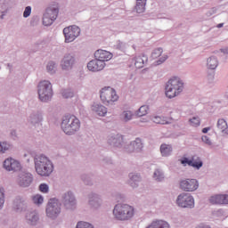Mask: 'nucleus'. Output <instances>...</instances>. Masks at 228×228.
<instances>
[{"label":"nucleus","mask_w":228,"mask_h":228,"mask_svg":"<svg viewBox=\"0 0 228 228\" xmlns=\"http://www.w3.org/2000/svg\"><path fill=\"white\" fill-rule=\"evenodd\" d=\"M184 90V83L177 77L170 78L166 85V96L168 99H174L181 94Z\"/></svg>","instance_id":"f257e3e1"},{"label":"nucleus","mask_w":228,"mask_h":228,"mask_svg":"<svg viewBox=\"0 0 228 228\" xmlns=\"http://www.w3.org/2000/svg\"><path fill=\"white\" fill-rule=\"evenodd\" d=\"M113 215L116 220L127 222L134 216V207L127 204H118L113 209Z\"/></svg>","instance_id":"f03ea898"},{"label":"nucleus","mask_w":228,"mask_h":228,"mask_svg":"<svg viewBox=\"0 0 228 228\" xmlns=\"http://www.w3.org/2000/svg\"><path fill=\"white\" fill-rule=\"evenodd\" d=\"M53 162L47 157L40 156L36 159V171L38 175L47 177L53 174Z\"/></svg>","instance_id":"7ed1b4c3"},{"label":"nucleus","mask_w":228,"mask_h":228,"mask_svg":"<svg viewBox=\"0 0 228 228\" xmlns=\"http://www.w3.org/2000/svg\"><path fill=\"white\" fill-rule=\"evenodd\" d=\"M80 127L81 123L76 116H67L61 122V129L66 134H74Z\"/></svg>","instance_id":"20e7f679"},{"label":"nucleus","mask_w":228,"mask_h":228,"mask_svg":"<svg viewBox=\"0 0 228 228\" xmlns=\"http://www.w3.org/2000/svg\"><path fill=\"white\" fill-rule=\"evenodd\" d=\"M38 95L40 101L45 102L53 97V85L47 80L41 81L38 85Z\"/></svg>","instance_id":"39448f33"},{"label":"nucleus","mask_w":228,"mask_h":228,"mask_svg":"<svg viewBox=\"0 0 228 228\" xmlns=\"http://www.w3.org/2000/svg\"><path fill=\"white\" fill-rule=\"evenodd\" d=\"M100 97L103 104H110V102H117V101H118V94H117V91L111 87L102 88Z\"/></svg>","instance_id":"423d86ee"},{"label":"nucleus","mask_w":228,"mask_h":228,"mask_svg":"<svg viewBox=\"0 0 228 228\" xmlns=\"http://www.w3.org/2000/svg\"><path fill=\"white\" fill-rule=\"evenodd\" d=\"M79 33H81V29L79 28V27L76 25L65 28L63 29L65 42L67 44H69L70 42H74L75 39L79 37Z\"/></svg>","instance_id":"0eeeda50"},{"label":"nucleus","mask_w":228,"mask_h":228,"mask_svg":"<svg viewBox=\"0 0 228 228\" xmlns=\"http://www.w3.org/2000/svg\"><path fill=\"white\" fill-rule=\"evenodd\" d=\"M60 202L56 199H51L46 207V215L49 218H56L58 214L61 213Z\"/></svg>","instance_id":"6e6552de"},{"label":"nucleus","mask_w":228,"mask_h":228,"mask_svg":"<svg viewBox=\"0 0 228 228\" xmlns=\"http://www.w3.org/2000/svg\"><path fill=\"white\" fill-rule=\"evenodd\" d=\"M176 204L180 208H193V206H195V200H193V196L190 194L182 193L178 196Z\"/></svg>","instance_id":"1a4fd4ad"},{"label":"nucleus","mask_w":228,"mask_h":228,"mask_svg":"<svg viewBox=\"0 0 228 228\" xmlns=\"http://www.w3.org/2000/svg\"><path fill=\"white\" fill-rule=\"evenodd\" d=\"M180 188L183 191H195L199 190V181L190 178L181 180Z\"/></svg>","instance_id":"9d476101"},{"label":"nucleus","mask_w":228,"mask_h":228,"mask_svg":"<svg viewBox=\"0 0 228 228\" xmlns=\"http://www.w3.org/2000/svg\"><path fill=\"white\" fill-rule=\"evenodd\" d=\"M4 168L8 172H17L20 170V162L12 158L6 159L4 161Z\"/></svg>","instance_id":"9b49d317"},{"label":"nucleus","mask_w":228,"mask_h":228,"mask_svg":"<svg viewBox=\"0 0 228 228\" xmlns=\"http://www.w3.org/2000/svg\"><path fill=\"white\" fill-rule=\"evenodd\" d=\"M106 67V62L99 61V59H94L87 63V69L91 72H100V70H104Z\"/></svg>","instance_id":"f8f14e48"},{"label":"nucleus","mask_w":228,"mask_h":228,"mask_svg":"<svg viewBox=\"0 0 228 228\" xmlns=\"http://www.w3.org/2000/svg\"><path fill=\"white\" fill-rule=\"evenodd\" d=\"M17 183L21 188H27L33 183V176L29 173H21L18 176Z\"/></svg>","instance_id":"ddd939ff"},{"label":"nucleus","mask_w":228,"mask_h":228,"mask_svg":"<svg viewBox=\"0 0 228 228\" xmlns=\"http://www.w3.org/2000/svg\"><path fill=\"white\" fill-rule=\"evenodd\" d=\"M182 165H189V167H193V168H201L202 167V160H200V158L197 156H193L191 159H188V158H183L181 160Z\"/></svg>","instance_id":"4468645a"},{"label":"nucleus","mask_w":228,"mask_h":228,"mask_svg":"<svg viewBox=\"0 0 228 228\" xmlns=\"http://www.w3.org/2000/svg\"><path fill=\"white\" fill-rule=\"evenodd\" d=\"M94 58L103 63H106V61H110V60L113 58V54L108 51L100 49L94 53Z\"/></svg>","instance_id":"2eb2a0df"},{"label":"nucleus","mask_w":228,"mask_h":228,"mask_svg":"<svg viewBox=\"0 0 228 228\" xmlns=\"http://www.w3.org/2000/svg\"><path fill=\"white\" fill-rule=\"evenodd\" d=\"M58 13H60V5L58 3H53L51 4L45 12V14L48 15V17H51L53 19V20H56L58 19Z\"/></svg>","instance_id":"dca6fc26"},{"label":"nucleus","mask_w":228,"mask_h":228,"mask_svg":"<svg viewBox=\"0 0 228 228\" xmlns=\"http://www.w3.org/2000/svg\"><path fill=\"white\" fill-rule=\"evenodd\" d=\"M210 204H228V194H216L209 199Z\"/></svg>","instance_id":"f3484780"},{"label":"nucleus","mask_w":228,"mask_h":228,"mask_svg":"<svg viewBox=\"0 0 228 228\" xmlns=\"http://www.w3.org/2000/svg\"><path fill=\"white\" fill-rule=\"evenodd\" d=\"M63 202L66 209H74L76 206V199L71 192H68L63 197Z\"/></svg>","instance_id":"a211bd4d"},{"label":"nucleus","mask_w":228,"mask_h":228,"mask_svg":"<svg viewBox=\"0 0 228 228\" xmlns=\"http://www.w3.org/2000/svg\"><path fill=\"white\" fill-rule=\"evenodd\" d=\"M143 149V144L142 143V139L137 138L135 141L132 142L127 147V152H139Z\"/></svg>","instance_id":"6ab92c4d"},{"label":"nucleus","mask_w":228,"mask_h":228,"mask_svg":"<svg viewBox=\"0 0 228 228\" xmlns=\"http://www.w3.org/2000/svg\"><path fill=\"white\" fill-rule=\"evenodd\" d=\"M91 110L96 113V115H99V117H105L106 113H108V109L99 103H94Z\"/></svg>","instance_id":"aec40b11"},{"label":"nucleus","mask_w":228,"mask_h":228,"mask_svg":"<svg viewBox=\"0 0 228 228\" xmlns=\"http://www.w3.org/2000/svg\"><path fill=\"white\" fill-rule=\"evenodd\" d=\"M74 63V58L72 56L64 57L61 61V67L63 70H67L72 68V64Z\"/></svg>","instance_id":"412c9836"},{"label":"nucleus","mask_w":228,"mask_h":228,"mask_svg":"<svg viewBox=\"0 0 228 228\" xmlns=\"http://www.w3.org/2000/svg\"><path fill=\"white\" fill-rule=\"evenodd\" d=\"M152 122L154 124H172V118H165V117H159V116H155L151 118Z\"/></svg>","instance_id":"4be33fe9"},{"label":"nucleus","mask_w":228,"mask_h":228,"mask_svg":"<svg viewBox=\"0 0 228 228\" xmlns=\"http://www.w3.org/2000/svg\"><path fill=\"white\" fill-rule=\"evenodd\" d=\"M145 4H147V0H136V13H143L145 12Z\"/></svg>","instance_id":"5701e85b"},{"label":"nucleus","mask_w":228,"mask_h":228,"mask_svg":"<svg viewBox=\"0 0 228 228\" xmlns=\"http://www.w3.org/2000/svg\"><path fill=\"white\" fill-rule=\"evenodd\" d=\"M134 61L136 69H142L143 65H145V61H147V57L137 56L134 58Z\"/></svg>","instance_id":"b1692460"},{"label":"nucleus","mask_w":228,"mask_h":228,"mask_svg":"<svg viewBox=\"0 0 228 228\" xmlns=\"http://www.w3.org/2000/svg\"><path fill=\"white\" fill-rule=\"evenodd\" d=\"M26 219L29 221L31 225H35V224H37V222L38 221V215L37 214V212H29L28 214H27Z\"/></svg>","instance_id":"393cba45"},{"label":"nucleus","mask_w":228,"mask_h":228,"mask_svg":"<svg viewBox=\"0 0 228 228\" xmlns=\"http://www.w3.org/2000/svg\"><path fill=\"white\" fill-rule=\"evenodd\" d=\"M160 152L162 156H170V154H172V146L168 144H162L160 146Z\"/></svg>","instance_id":"a878e982"},{"label":"nucleus","mask_w":228,"mask_h":228,"mask_svg":"<svg viewBox=\"0 0 228 228\" xmlns=\"http://www.w3.org/2000/svg\"><path fill=\"white\" fill-rule=\"evenodd\" d=\"M217 127L218 129H220V131H222V133H224V134H227V129H228L227 121H225L224 119H219L217 121Z\"/></svg>","instance_id":"bb28decb"},{"label":"nucleus","mask_w":228,"mask_h":228,"mask_svg":"<svg viewBox=\"0 0 228 228\" xmlns=\"http://www.w3.org/2000/svg\"><path fill=\"white\" fill-rule=\"evenodd\" d=\"M122 140H124L122 135H118L116 137H110L109 142L110 143V145L112 144L115 147H118V145H120V142H122Z\"/></svg>","instance_id":"cd10ccee"},{"label":"nucleus","mask_w":228,"mask_h":228,"mask_svg":"<svg viewBox=\"0 0 228 228\" xmlns=\"http://www.w3.org/2000/svg\"><path fill=\"white\" fill-rule=\"evenodd\" d=\"M208 69H211L212 70H215L216 67H218V61L215 57H210L208 60Z\"/></svg>","instance_id":"c85d7f7f"},{"label":"nucleus","mask_w":228,"mask_h":228,"mask_svg":"<svg viewBox=\"0 0 228 228\" xmlns=\"http://www.w3.org/2000/svg\"><path fill=\"white\" fill-rule=\"evenodd\" d=\"M121 118L124 120V122H129V120L133 118V112L131 110H125L121 114Z\"/></svg>","instance_id":"c756f323"},{"label":"nucleus","mask_w":228,"mask_h":228,"mask_svg":"<svg viewBox=\"0 0 228 228\" xmlns=\"http://www.w3.org/2000/svg\"><path fill=\"white\" fill-rule=\"evenodd\" d=\"M149 113V106L147 105H142L139 108L137 111V116L138 117H145Z\"/></svg>","instance_id":"7c9ffc66"},{"label":"nucleus","mask_w":228,"mask_h":228,"mask_svg":"<svg viewBox=\"0 0 228 228\" xmlns=\"http://www.w3.org/2000/svg\"><path fill=\"white\" fill-rule=\"evenodd\" d=\"M53 22H54V19L51 18L46 13H45L43 16L44 26H51V24H53Z\"/></svg>","instance_id":"2f4dec72"},{"label":"nucleus","mask_w":228,"mask_h":228,"mask_svg":"<svg viewBox=\"0 0 228 228\" xmlns=\"http://www.w3.org/2000/svg\"><path fill=\"white\" fill-rule=\"evenodd\" d=\"M161 54H163V49L162 48H157L151 53V58L153 60H158V58H159V56H161Z\"/></svg>","instance_id":"473e14b6"},{"label":"nucleus","mask_w":228,"mask_h":228,"mask_svg":"<svg viewBox=\"0 0 228 228\" xmlns=\"http://www.w3.org/2000/svg\"><path fill=\"white\" fill-rule=\"evenodd\" d=\"M32 200L34 204H42V202H44V197L40 194H37L33 196Z\"/></svg>","instance_id":"72a5a7b5"},{"label":"nucleus","mask_w":228,"mask_h":228,"mask_svg":"<svg viewBox=\"0 0 228 228\" xmlns=\"http://www.w3.org/2000/svg\"><path fill=\"white\" fill-rule=\"evenodd\" d=\"M76 228H94V226L87 222H78Z\"/></svg>","instance_id":"f704fd0d"},{"label":"nucleus","mask_w":228,"mask_h":228,"mask_svg":"<svg viewBox=\"0 0 228 228\" xmlns=\"http://www.w3.org/2000/svg\"><path fill=\"white\" fill-rule=\"evenodd\" d=\"M191 126H192V127H199V126H200V119L199 118H192L191 120Z\"/></svg>","instance_id":"c9c22d12"},{"label":"nucleus","mask_w":228,"mask_h":228,"mask_svg":"<svg viewBox=\"0 0 228 228\" xmlns=\"http://www.w3.org/2000/svg\"><path fill=\"white\" fill-rule=\"evenodd\" d=\"M62 97L64 99H69L70 97H74V93L70 92V90L67 89L62 92Z\"/></svg>","instance_id":"e433bc0d"},{"label":"nucleus","mask_w":228,"mask_h":228,"mask_svg":"<svg viewBox=\"0 0 228 228\" xmlns=\"http://www.w3.org/2000/svg\"><path fill=\"white\" fill-rule=\"evenodd\" d=\"M46 69L48 72H50L51 74H53V72L55 71L54 69H56V66L54 62L51 61L47 64Z\"/></svg>","instance_id":"4c0bfd02"},{"label":"nucleus","mask_w":228,"mask_h":228,"mask_svg":"<svg viewBox=\"0 0 228 228\" xmlns=\"http://www.w3.org/2000/svg\"><path fill=\"white\" fill-rule=\"evenodd\" d=\"M130 178H131L130 184L133 187H134V183H138V181H140V176H138V175H130Z\"/></svg>","instance_id":"58836bf2"},{"label":"nucleus","mask_w":228,"mask_h":228,"mask_svg":"<svg viewBox=\"0 0 228 228\" xmlns=\"http://www.w3.org/2000/svg\"><path fill=\"white\" fill-rule=\"evenodd\" d=\"M4 206V190L0 188V208Z\"/></svg>","instance_id":"ea45409f"},{"label":"nucleus","mask_w":228,"mask_h":228,"mask_svg":"<svg viewBox=\"0 0 228 228\" xmlns=\"http://www.w3.org/2000/svg\"><path fill=\"white\" fill-rule=\"evenodd\" d=\"M153 177L156 179V181H161V179H163V175L161 174V171L156 170L154 172Z\"/></svg>","instance_id":"a19ab883"},{"label":"nucleus","mask_w":228,"mask_h":228,"mask_svg":"<svg viewBox=\"0 0 228 228\" xmlns=\"http://www.w3.org/2000/svg\"><path fill=\"white\" fill-rule=\"evenodd\" d=\"M39 190L42 193H47V191H49V186L45 183H42L39 185Z\"/></svg>","instance_id":"79ce46f5"},{"label":"nucleus","mask_w":228,"mask_h":228,"mask_svg":"<svg viewBox=\"0 0 228 228\" xmlns=\"http://www.w3.org/2000/svg\"><path fill=\"white\" fill-rule=\"evenodd\" d=\"M8 149L9 145L6 142H0V152H6Z\"/></svg>","instance_id":"37998d69"},{"label":"nucleus","mask_w":228,"mask_h":228,"mask_svg":"<svg viewBox=\"0 0 228 228\" xmlns=\"http://www.w3.org/2000/svg\"><path fill=\"white\" fill-rule=\"evenodd\" d=\"M29 15H31V6H27L23 12V17L28 18Z\"/></svg>","instance_id":"c03bdc74"},{"label":"nucleus","mask_w":228,"mask_h":228,"mask_svg":"<svg viewBox=\"0 0 228 228\" xmlns=\"http://www.w3.org/2000/svg\"><path fill=\"white\" fill-rule=\"evenodd\" d=\"M202 142L207 143L208 145H211V140H209V137L204 135L201 137Z\"/></svg>","instance_id":"a18cd8bd"},{"label":"nucleus","mask_w":228,"mask_h":228,"mask_svg":"<svg viewBox=\"0 0 228 228\" xmlns=\"http://www.w3.org/2000/svg\"><path fill=\"white\" fill-rule=\"evenodd\" d=\"M167 58L168 56L167 55H164L163 57H161L160 60L157 61L158 65H160V63H163Z\"/></svg>","instance_id":"49530a36"},{"label":"nucleus","mask_w":228,"mask_h":228,"mask_svg":"<svg viewBox=\"0 0 228 228\" xmlns=\"http://www.w3.org/2000/svg\"><path fill=\"white\" fill-rule=\"evenodd\" d=\"M14 206H16V208H19V206H20V207H22V206H24V203L19 202V201H15V202H14Z\"/></svg>","instance_id":"de8ad7c7"},{"label":"nucleus","mask_w":228,"mask_h":228,"mask_svg":"<svg viewBox=\"0 0 228 228\" xmlns=\"http://www.w3.org/2000/svg\"><path fill=\"white\" fill-rule=\"evenodd\" d=\"M211 128L210 127H205L202 129V133L206 134L208 131H209Z\"/></svg>","instance_id":"09e8293b"},{"label":"nucleus","mask_w":228,"mask_h":228,"mask_svg":"<svg viewBox=\"0 0 228 228\" xmlns=\"http://www.w3.org/2000/svg\"><path fill=\"white\" fill-rule=\"evenodd\" d=\"M196 228H210L208 225L200 224Z\"/></svg>","instance_id":"8fccbe9b"},{"label":"nucleus","mask_w":228,"mask_h":228,"mask_svg":"<svg viewBox=\"0 0 228 228\" xmlns=\"http://www.w3.org/2000/svg\"><path fill=\"white\" fill-rule=\"evenodd\" d=\"M223 26H224V23H219V24L217 25V28H223Z\"/></svg>","instance_id":"3c124183"},{"label":"nucleus","mask_w":228,"mask_h":228,"mask_svg":"<svg viewBox=\"0 0 228 228\" xmlns=\"http://www.w3.org/2000/svg\"><path fill=\"white\" fill-rule=\"evenodd\" d=\"M1 19H3V15L1 16Z\"/></svg>","instance_id":"603ef678"}]
</instances>
